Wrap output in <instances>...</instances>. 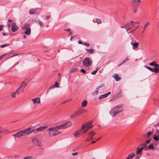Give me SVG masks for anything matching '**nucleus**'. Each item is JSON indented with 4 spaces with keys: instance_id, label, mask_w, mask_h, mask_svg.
Masks as SVG:
<instances>
[{
    "instance_id": "obj_1",
    "label": "nucleus",
    "mask_w": 159,
    "mask_h": 159,
    "mask_svg": "<svg viewBox=\"0 0 159 159\" xmlns=\"http://www.w3.org/2000/svg\"><path fill=\"white\" fill-rule=\"evenodd\" d=\"M123 105L120 104L113 107L110 111V114L112 117L116 115L123 111Z\"/></svg>"
},
{
    "instance_id": "obj_2",
    "label": "nucleus",
    "mask_w": 159,
    "mask_h": 159,
    "mask_svg": "<svg viewBox=\"0 0 159 159\" xmlns=\"http://www.w3.org/2000/svg\"><path fill=\"white\" fill-rule=\"evenodd\" d=\"M72 125L71 122L70 121H68L66 123L62 124L59 126H57L55 127V128L52 129H61L66 128H68L71 126Z\"/></svg>"
},
{
    "instance_id": "obj_3",
    "label": "nucleus",
    "mask_w": 159,
    "mask_h": 159,
    "mask_svg": "<svg viewBox=\"0 0 159 159\" xmlns=\"http://www.w3.org/2000/svg\"><path fill=\"white\" fill-rule=\"evenodd\" d=\"M92 61L89 57H87L84 59L83 61V65L85 66H89L91 65Z\"/></svg>"
},
{
    "instance_id": "obj_4",
    "label": "nucleus",
    "mask_w": 159,
    "mask_h": 159,
    "mask_svg": "<svg viewBox=\"0 0 159 159\" xmlns=\"http://www.w3.org/2000/svg\"><path fill=\"white\" fill-rule=\"evenodd\" d=\"M121 93L122 91L121 90L120 91L119 93H116L115 95H114L113 97H112L111 98L110 100L111 101L114 100L121 97L122 96Z\"/></svg>"
},
{
    "instance_id": "obj_5",
    "label": "nucleus",
    "mask_w": 159,
    "mask_h": 159,
    "mask_svg": "<svg viewBox=\"0 0 159 159\" xmlns=\"http://www.w3.org/2000/svg\"><path fill=\"white\" fill-rule=\"evenodd\" d=\"M54 128H55V127H53L47 129V130L49 131V137H50L52 136H54L57 135V133H56V132H53V134H52V131H56V130H58V129H55V130L54 129H53Z\"/></svg>"
},
{
    "instance_id": "obj_6",
    "label": "nucleus",
    "mask_w": 159,
    "mask_h": 159,
    "mask_svg": "<svg viewBox=\"0 0 159 159\" xmlns=\"http://www.w3.org/2000/svg\"><path fill=\"white\" fill-rule=\"evenodd\" d=\"M18 26L15 23L12 24L11 27V30L13 32H15L18 29Z\"/></svg>"
},
{
    "instance_id": "obj_7",
    "label": "nucleus",
    "mask_w": 159,
    "mask_h": 159,
    "mask_svg": "<svg viewBox=\"0 0 159 159\" xmlns=\"http://www.w3.org/2000/svg\"><path fill=\"white\" fill-rule=\"evenodd\" d=\"M47 126H42L40 127H39L38 128L36 129H34V133H36V131H41L44 129H46L47 128Z\"/></svg>"
},
{
    "instance_id": "obj_8",
    "label": "nucleus",
    "mask_w": 159,
    "mask_h": 159,
    "mask_svg": "<svg viewBox=\"0 0 159 159\" xmlns=\"http://www.w3.org/2000/svg\"><path fill=\"white\" fill-rule=\"evenodd\" d=\"M92 123V121H89L88 122L83 124L82 126V129H84L86 128H88Z\"/></svg>"
},
{
    "instance_id": "obj_9",
    "label": "nucleus",
    "mask_w": 159,
    "mask_h": 159,
    "mask_svg": "<svg viewBox=\"0 0 159 159\" xmlns=\"http://www.w3.org/2000/svg\"><path fill=\"white\" fill-rule=\"evenodd\" d=\"M31 128H28L25 129L23 130V131L25 132V134H30L32 133L34 131V130L33 129L31 130Z\"/></svg>"
},
{
    "instance_id": "obj_10",
    "label": "nucleus",
    "mask_w": 159,
    "mask_h": 159,
    "mask_svg": "<svg viewBox=\"0 0 159 159\" xmlns=\"http://www.w3.org/2000/svg\"><path fill=\"white\" fill-rule=\"evenodd\" d=\"M111 93V92H108L105 94H102L100 96L99 98V99L101 100L103 98L107 97L108 95Z\"/></svg>"
},
{
    "instance_id": "obj_11",
    "label": "nucleus",
    "mask_w": 159,
    "mask_h": 159,
    "mask_svg": "<svg viewBox=\"0 0 159 159\" xmlns=\"http://www.w3.org/2000/svg\"><path fill=\"white\" fill-rule=\"evenodd\" d=\"M32 100L33 101L34 104L36 103H40V98L39 97H38L34 99H32Z\"/></svg>"
},
{
    "instance_id": "obj_12",
    "label": "nucleus",
    "mask_w": 159,
    "mask_h": 159,
    "mask_svg": "<svg viewBox=\"0 0 159 159\" xmlns=\"http://www.w3.org/2000/svg\"><path fill=\"white\" fill-rule=\"evenodd\" d=\"M112 77L115 79V80L116 81H119L121 79V77L119 76L118 74H114Z\"/></svg>"
},
{
    "instance_id": "obj_13",
    "label": "nucleus",
    "mask_w": 159,
    "mask_h": 159,
    "mask_svg": "<svg viewBox=\"0 0 159 159\" xmlns=\"http://www.w3.org/2000/svg\"><path fill=\"white\" fill-rule=\"evenodd\" d=\"M24 88H21L20 87L17 89L16 92L18 95L20 93H23L24 91Z\"/></svg>"
},
{
    "instance_id": "obj_14",
    "label": "nucleus",
    "mask_w": 159,
    "mask_h": 159,
    "mask_svg": "<svg viewBox=\"0 0 159 159\" xmlns=\"http://www.w3.org/2000/svg\"><path fill=\"white\" fill-rule=\"evenodd\" d=\"M157 66L154 67L153 69V72L156 73H158L159 72V65H158Z\"/></svg>"
},
{
    "instance_id": "obj_15",
    "label": "nucleus",
    "mask_w": 159,
    "mask_h": 159,
    "mask_svg": "<svg viewBox=\"0 0 159 159\" xmlns=\"http://www.w3.org/2000/svg\"><path fill=\"white\" fill-rule=\"evenodd\" d=\"M0 134H6L8 133V131L3 128L0 127Z\"/></svg>"
},
{
    "instance_id": "obj_16",
    "label": "nucleus",
    "mask_w": 159,
    "mask_h": 159,
    "mask_svg": "<svg viewBox=\"0 0 159 159\" xmlns=\"http://www.w3.org/2000/svg\"><path fill=\"white\" fill-rule=\"evenodd\" d=\"M80 115L78 111H76L70 117L71 118H74L76 117V116Z\"/></svg>"
},
{
    "instance_id": "obj_17",
    "label": "nucleus",
    "mask_w": 159,
    "mask_h": 159,
    "mask_svg": "<svg viewBox=\"0 0 159 159\" xmlns=\"http://www.w3.org/2000/svg\"><path fill=\"white\" fill-rule=\"evenodd\" d=\"M143 148H137L136 152V154H140V153L142 152V150L143 149Z\"/></svg>"
},
{
    "instance_id": "obj_18",
    "label": "nucleus",
    "mask_w": 159,
    "mask_h": 159,
    "mask_svg": "<svg viewBox=\"0 0 159 159\" xmlns=\"http://www.w3.org/2000/svg\"><path fill=\"white\" fill-rule=\"evenodd\" d=\"M135 156V154L132 152L126 158V159H132Z\"/></svg>"
},
{
    "instance_id": "obj_19",
    "label": "nucleus",
    "mask_w": 159,
    "mask_h": 159,
    "mask_svg": "<svg viewBox=\"0 0 159 159\" xmlns=\"http://www.w3.org/2000/svg\"><path fill=\"white\" fill-rule=\"evenodd\" d=\"M82 130V129L80 130H78L75 131V133L73 134L74 135L75 137H76L77 136L80 135L81 131V130Z\"/></svg>"
},
{
    "instance_id": "obj_20",
    "label": "nucleus",
    "mask_w": 159,
    "mask_h": 159,
    "mask_svg": "<svg viewBox=\"0 0 159 159\" xmlns=\"http://www.w3.org/2000/svg\"><path fill=\"white\" fill-rule=\"evenodd\" d=\"M27 85V83L25 82V81H23L21 84L20 85V87L21 88H24V89L25 88Z\"/></svg>"
},
{
    "instance_id": "obj_21",
    "label": "nucleus",
    "mask_w": 159,
    "mask_h": 159,
    "mask_svg": "<svg viewBox=\"0 0 159 159\" xmlns=\"http://www.w3.org/2000/svg\"><path fill=\"white\" fill-rule=\"evenodd\" d=\"M158 64H157L156 62L155 61H153L152 62L150 63L149 64V65L150 66H157Z\"/></svg>"
},
{
    "instance_id": "obj_22",
    "label": "nucleus",
    "mask_w": 159,
    "mask_h": 159,
    "mask_svg": "<svg viewBox=\"0 0 159 159\" xmlns=\"http://www.w3.org/2000/svg\"><path fill=\"white\" fill-rule=\"evenodd\" d=\"M30 27V25L29 24H25L22 27L23 30H26L29 28Z\"/></svg>"
},
{
    "instance_id": "obj_23",
    "label": "nucleus",
    "mask_w": 159,
    "mask_h": 159,
    "mask_svg": "<svg viewBox=\"0 0 159 159\" xmlns=\"http://www.w3.org/2000/svg\"><path fill=\"white\" fill-rule=\"evenodd\" d=\"M131 44L133 46V49L137 48L139 46V43L137 42Z\"/></svg>"
},
{
    "instance_id": "obj_24",
    "label": "nucleus",
    "mask_w": 159,
    "mask_h": 159,
    "mask_svg": "<svg viewBox=\"0 0 159 159\" xmlns=\"http://www.w3.org/2000/svg\"><path fill=\"white\" fill-rule=\"evenodd\" d=\"M26 31L25 32V33L26 35H29L31 33V29L30 28H29L27 29H26Z\"/></svg>"
},
{
    "instance_id": "obj_25",
    "label": "nucleus",
    "mask_w": 159,
    "mask_h": 159,
    "mask_svg": "<svg viewBox=\"0 0 159 159\" xmlns=\"http://www.w3.org/2000/svg\"><path fill=\"white\" fill-rule=\"evenodd\" d=\"M86 50L90 54H93L94 52V50L93 48H90L89 49H86Z\"/></svg>"
},
{
    "instance_id": "obj_26",
    "label": "nucleus",
    "mask_w": 159,
    "mask_h": 159,
    "mask_svg": "<svg viewBox=\"0 0 159 159\" xmlns=\"http://www.w3.org/2000/svg\"><path fill=\"white\" fill-rule=\"evenodd\" d=\"M87 101L86 100H84L82 103V107H86L87 105Z\"/></svg>"
},
{
    "instance_id": "obj_27",
    "label": "nucleus",
    "mask_w": 159,
    "mask_h": 159,
    "mask_svg": "<svg viewBox=\"0 0 159 159\" xmlns=\"http://www.w3.org/2000/svg\"><path fill=\"white\" fill-rule=\"evenodd\" d=\"M12 136L14 137H18L21 136L20 135V131H18L16 134H13Z\"/></svg>"
},
{
    "instance_id": "obj_28",
    "label": "nucleus",
    "mask_w": 159,
    "mask_h": 159,
    "mask_svg": "<svg viewBox=\"0 0 159 159\" xmlns=\"http://www.w3.org/2000/svg\"><path fill=\"white\" fill-rule=\"evenodd\" d=\"M95 134V133L93 131H92L89 133V136L91 137H93Z\"/></svg>"
},
{
    "instance_id": "obj_29",
    "label": "nucleus",
    "mask_w": 159,
    "mask_h": 159,
    "mask_svg": "<svg viewBox=\"0 0 159 159\" xmlns=\"http://www.w3.org/2000/svg\"><path fill=\"white\" fill-rule=\"evenodd\" d=\"M149 22H148L143 27V30L142 31V33H143L144 32L145 30V29L147 28L148 25H149Z\"/></svg>"
},
{
    "instance_id": "obj_30",
    "label": "nucleus",
    "mask_w": 159,
    "mask_h": 159,
    "mask_svg": "<svg viewBox=\"0 0 159 159\" xmlns=\"http://www.w3.org/2000/svg\"><path fill=\"white\" fill-rule=\"evenodd\" d=\"M36 12L35 10L34 9H31L29 11V14H33L34 13Z\"/></svg>"
},
{
    "instance_id": "obj_31",
    "label": "nucleus",
    "mask_w": 159,
    "mask_h": 159,
    "mask_svg": "<svg viewBox=\"0 0 159 159\" xmlns=\"http://www.w3.org/2000/svg\"><path fill=\"white\" fill-rule=\"evenodd\" d=\"M130 25H128L127 26H126V28H127L126 29V31L127 32H128V30H130L132 28L131 24V23H130Z\"/></svg>"
},
{
    "instance_id": "obj_32",
    "label": "nucleus",
    "mask_w": 159,
    "mask_h": 159,
    "mask_svg": "<svg viewBox=\"0 0 159 159\" xmlns=\"http://www.w3.org/2000/svg\"><path fill=\"white\" fill-rule=\"evenodd\" d=\"M148 148L150 149H153L154 148L153 145L152 143H151L148 146Z\"/></svg>"
},
{
    "instance_id": "obj_33",
    "label": "nucleus",
    "mask_w": 159,
    "mask_h": 159,
    "mask_svg": "<svg viewBox=\"0 0 159 159\" xmlns=\"http://www.w3.org/2000/svg\"><path fill=\"white\" fill-rule=\"evenodd\" d=\"M153 139L156 141H158L159 139V137L158 136H155L154 137Z\"/></svg>"
},
{
    "instance_id": "obj_34",
    "label": "nucleus",
    "mask_w": 159,
    "mask_h": 159,
    "mask_svg": "<svg viewBox=\"0 0 159 159\" xmlns=\"http://www.w3.org/2000/svg\"><path fill=\"white\" fill-rule=\"evenodd\" d=\"M144 67L146 68H147L148 70H149L151 71L152 72H153V69L151 68L150 67L147 66H145Z\"/></svg>"
},
{
    "instance_id": "obj_35",
    "label": "nucleus",
    "mask_w": 159,
    "mask_h": 159,
    "mask_svg": "<svg viewBox=\"0 0 159 159\" xmlns=\"http://www.w3.org/2000/svg\"><path fill=\"white\" fill-rule=\"evenodd\" d=\"M9 45L8 43H6L1 45L0 46V47L3 48L8 46Z\"/></svg>"
},
{
    "instance_id": "obj_36",
    "label": "nucleus",
    "mask_w": 159,
    "mask_h": 159,
    "mask_svg": "<svg viewBox=\"0 0 159 159\" xmlns=\"http://www.w3.org/2000/svg\"><path fill=\"white\" fill-rule=\"evenodd\" d=\"M17 94L16 92H13L11 94V97L12 98H14L15 97V95Z\"/></svg>"
},
{
    "instance_id": "obj_37",
    "label": "nucleus",
    "mask_w": 159,
    "mask_h": 159,
    "mask_svg": "<svg viewBox=\"0 0 159 159\" xmlns=\"http://www.w3.org/2000/svg\"><path fill=\"white\" fill-rule=\"evenodd\" d=\"M142 145H143V146L142 147H141V148H143V149L147 147V145L146 143H143L140 145V146H142Z\"/></svg>"
},
{
    "instance_id": "obj_38",
    "label": "nucleus",
    "mask_w": 159,
    "mask_h": 159,
    "mask_svg": "<svg viewBox=\"0 0 159 159\" xmlns=\"http://www.w3.org/2000/svg\"><path fill=\"white\" fill-rule=\"evenodd\" d=\"M130 24L129 23H127L124 26H120V27L121 28H125L126 29V26H127L128 25H130Z\"/></svg>"
},
{
    "instance_id": "obj_39",
    "label": "nucleus",
    "mask_w": 159,
    "mask_h": 159,
    "mask_svg": "<svg viewBox=\"0 0 159 159\" xmlns=\"http://www.w3.org/2000/svg\"><path fill=\"white\" fill-rule=\"evenodd\" d=\"M33 158V157L32 156H28L25 157L24 158V159H32Z\"/></svg>"
},
{
    "instance_id": "obj_40",
    "label": "nucleus",
    "mask_w": 159,
    "mask_h": 159,
    "mask_svg": "<svg viewBox=\"0 0 159 159\" xmlns=\"http://www.w3.org/2000/svg\"><path fill=\"white\" fill-rule=\"evenodd\" d=\"M37 145L40 146L42 145V143L41 142L38 140L36 143Z\"/></svg>"
},
{
    "instance_id": "obj_41",
    "label": "nucleus",
    "mask_w": 159,
    "mask_h": 159,
    "mask_svg": "<svg viewBox=\"0 0 159 159\" xmlns=\"http://www.w3.org/2000/svg\"><path fill=\"white\" fill-rule=\"evenodd\" d=\"M38 23H39V25L40 26H42L43 25V23L42 22V21H40V20H37Z\"/></svg>"
},
{
    "instance_id": "obj_42",
    "label": "nucleus",
    "mask_w": 159,
    "mask_h": 159,
    "mask_svg": "<svg viewBox=\"0 0 159 159\" xmlns=\"http://www.w3.org/2000/svg\"><path fill=\"white\" fill-rule=\"evenodd\" d=\"M93 139V137H90L87 138L85 140L86 141H89Z\"/></svg>"
},
{
    "instance_id": "obj_43",
    "label": "nucleus",
    "mask_w": 159,
    "mask_h": 159,
    "mask_svg": "<svg viewBox=\"0 0 159 159\" xmlns=\"http://www.w3.org/2000/svg\"><path fill=\"white\" fill-rule=\"evenodd\" d=\"M153 132L150 131H148L147 132V135L148 137L150 136L152 134Z\"/></svg>"
},
{
    "instance_id": "obj_44",
    "label": "nucleus",
    "mask_w": 159,
    "mask_h": 159,
    "mask_svg": "<svg viewBox=\"0 0 159 159\" xmlns=\"http://www.w3.org/2000/svg\"><path fill=\"white\" fill-rule=\"evenodd\" d=\"M58 83L57 82H56L55 84H54L53 86V87H58Z\"/></svg>"
},
{
    "instance_id": "obj_45",
    "label": "nucleus",
    "mask_w": 159,
    "mask_h": 159,
    "mask_svg": "<svg viewBox=\"0 0 159 159\" xmlns=\"http://www.w3.org/2000/svg\"><path fill=\"white\" fill-rule=\"evenodd\" d=\"M78 111L79 112L80 115L85 112V110H82V109L79 110Z\"/></svg>"
},
{
    "instance_id": "obj_46",
    "label": "nucleus",
    "mask_w": 159,
    "mask_h": 159,
    "mask_svg": "<svg viewBox=\"0 0 159 159\" xmlns=\"http://www.w3.org/2000/svg\"><path fill=\"white\" fill-rule=\"evenodd\" d=\"M32 142L34 143H36L38 140L35 138H33L32 139Z\"/></svg>"
},
{
    "instance_id": "obj_47",
    "label": "nucleus",
    "mask_w": 159,
    "mask_h": 159,
    "mask_svg": "<svg viewBox=\"0 0 159 159\" xmlns=\"http://www.w3.org/2000/svg\"><path fill=\"white\" fill-rule=\"evenodd\" d=\"M96 22L98 24H100L101 23V20H100V19H98V18H97L96 19Z\"/></svg>"
},
{
    "instance_id": "obj_48",
    "label": "nucleus",
    "mask_w": 159,
    "mask_h": 159,
    "mask_svg": "<svg viewBox=\"0 0 159 159\" xmlns=\"http://www.w3.org/2000/svg\"><path fill=\"white\" fill-rule=\"evenodd\" d=\"M20 135L21 136H23L25 134V132L23 131V130L20 131Z\"/></svg>"
},
{
    "instance_id": "obj_49",
    "label": "nucleus",
    "mask_w": 159,
    "mask_h": 159,
    "mask_svg": "<svg viewBox=\"0 0 159 159\" xmlns=\"http://www.w3.org/2000/svg\"><path fill=\"white\" fill-rule=\"evenodd\" d=\"M77 70H78V69L77 68H72L71 70V72H74V71H76Z\"/></svg>"
},
{
    "instance_id": "obj_50",
    "label": "nucleus",
    "mask_w": 159,
    "mask_h": 159,
    "mask_svg": "<svg viewBox=\"0 0 159 159\" xmlns=\"http://www.w3.org/2000/svg\"><path fill=\"white\" fill-rule=\"evenodd\" d=\"M132 2H137L139 3H140L141 2V0H133L132 1Z\"/></svg>"
},
{
    "instance_id": "obj_51",
    "label": "nucleus",
    "mask_w": 159,
    "mask_h": 159,
    "mask_svg": "<svg viewBox=\"0 0 159 159\" xmlns=\"http://www.w3.org/2000/svg\"><path fill=\"white\" fill-rule=\"evenodd\" d=\"M80 71L81 72L83 73L84 74L86 72L85 70L83 69H81Z\"/></svg>"
},
{
    "instance_id": "obj_52",
    "label": "nucleus",
    "mask_w": 159,
    "mask_h": 159,
    "mask_svg": "<svg viewBox=\"0 0 159 159\" xmlns=\"http://www.w3.org/2000/svg\"><path fill=\"white\" fill-rule=\"evenodd\" d=\"M126 61L125 60V59L123 61H122V62L120 64L118 65V66H121L122 64L125 63Z\"/></svg>"
},
{
    "instance_id": "obj_53",
    "label": "nucleus",
    "mask_w": 159,
    "mask_h": 159,
    "mask_svg": "<svg viewBox=\"0 0 159 159\" xmlns=\"http://www.w3.org/2000/svg\"><path fill=\"white\" fill-rule=\"evenodd\" d=\"M84 45H85L87 47H89V44L87 43H84Z\"/></svg>"
},
{
    "instance_id": "obj_54",
    "label": "nucleus",
    "mask_w": 159,
    "mask_h": 159,
    "mask_svg": "<svg viewBox=\"0 0 159 159\" xmlns=\"http://www.w3.org/2000/svg\"><path fill=\"white\" fill-rule=\"evenodd\" d=\"M3 25H0V31L2 30L3 28Z\"/></svg>"
},
{
    "instance_id": "obj_55",
    "label": "nucleus",
    "mask_w": 159,
    "mask_h": 159,
    "mask_svg": "<svg viewBox=\"0 0 159 159\" xmlns=\"http://www.w3.org/2000/svg\"><path fill=\"white\" fill-rule=\"evenodd\" d=\"M97 72L96 70H94V71H93L91 73V74L92 75H95L96 73Z\"/></svg>"
},
{
    "instance_id": "obj_56",
    "label": "nucleus",
    "mask_w": 159,
    "mask_h": 159,
    "mask_svg": "<svg viewBox=\"0 0 159 159\" xmlns=\"http://www.w3.org/2000/svg\"><path fill=\"white\" fill-rule=\"evenodd\" d=\"M137 11V7H134V13H136Z\"/></svg>"
},
{
    "instance_id": "obj_57",
    "label": "nucleus",
    "mask_w": 159,
    "mask_h": 159,
    "mask_svg": "<svg viewBox=\"0 0 159 159\" xmlns=\"http://www.w3.org/2000/svg\"><path fill=\"white\" fill-rule=\"evenodd\" d=\"M151 140H148L146 141L145 143L146 144L149 143L150 142Z\"/></svg>"
},
{
    "instance_id": "obj_58",
    "label": "nucleus",
    "mask_w": 159,
    "mask_h": 159,
    "mask_svg": "<svg viewBox=\"0 0 159 159\" xmlns=\"http://www.w3.org/2000/svg\"><path fill=\"white\" fill-rule=\"evenodd\" d=\"M98 90H97V89H96V90L95 91V92L93 93V94H98Z\"/></svg>"
},
{
    "instance_id": "obj_59",
    "label": "nucleus",
    "mask_w": 159,
    "mask_h": 159,
    "mask_svg": "<svg viewBox=\"0 0 159 159\" xmlns=\"http://www.w3.org/2000/svg\"><path fill=\"white\" fill-rule=\"evenodd\" d=\"M20 157V156L19 155H16L15 156L14 158L15 159H16V158H19Z\"/></svg>"
},
{
    "instance_id": "obj_60",
    "label": "nucleus",
    "mask_w": 159,
    "mask_h": 159,
    "mask_svg": "<svg viewBox=\"0 0 159 159\" xmlns=\"http://www.w3.org/2000/svg\"><path fill=\"white\" fill-rule=\"evenodd\" d=\"M78 154V152H75V153H72V154L73 156H75Z\"/></svg>"
},
{
    "instance_id": "obj_61",
    "label": "nucleus",
    "mask_w": 159,
    "mask_h": 159,
    "mask_svg": "<svg viewBox=\"0 0 159 159\" xmlns=\"http://www.w3.org/2000/svg\"><path fill=\"white\" fill-rule=\"evenodd\" d=\"M156 133L158 136H159V130L157 129L156 130Z\"/></svg>"
},
{
    "instance_id": "obj_62",
    "label": "nucleus",
    "mask_w": 159,
    "mask_h": 159,
    "mask_svg": "<svg viewBox=\"0 0 159 159\" xmlns=\"http://www.w3.org/2000/svg\"><path fill=\"white\" fill-rule=\"evenodd\" d=\"M87 128V129L83 131V133L84 134V133H85L89 129L88 128Z\"/></svg>"
},
{
    "instance_id": "obj_63",
    "label": "nucleus",
    "mask_w": 159,
    "mask_h": 159,
    "mask_svg": "<svg viewBox=\"0 0 159 159\" xmlns=\"http://www.w3.org/2000/svg\"><path fill=\"white\" fill-rule=\"evenodd\" d=\"M84 43V42H83L82 41H78V43L79 44H82L83 45Z\"/></svg>"
},
{
    "instance_id": "obj_64",
    "label": "nucleus",
    "mask_w": 159,
    "mask_h": 159,
    "mask_svg": "<svg viewBox=\"0 0 159 159\" xmlns=\"http://www.w3.org/2000/svg\"><path fill=\"white\" fill-rule=\"evenodd\" d=\"M140 156H136L135 157V159H139V158H140Z\"/></svg>"
}]
</instances>
